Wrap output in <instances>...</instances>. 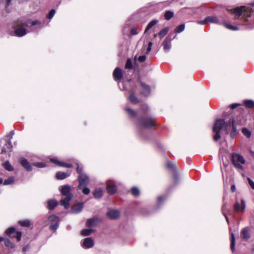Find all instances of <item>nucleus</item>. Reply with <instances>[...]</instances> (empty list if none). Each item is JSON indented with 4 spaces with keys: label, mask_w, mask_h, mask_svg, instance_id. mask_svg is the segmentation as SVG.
<instances>
[{
    "label": "nucleus",
    "mask_w": 254,
    "mask_h": 254,
    "mask_svg": "<svg viewBox=\"0 0 254 254\" xmlns=\"http://www.w3.org/2000/svg\"><path fill=\"white\" fill-rule=\"evenodd\" d=\"M77 165L76 171L79 174L78 178L79 185L78 188L82 190V192L83 194L88 195L90 192V189L87 187L89 183V179L88 176L83 173L82 169L79 167L78 164H77Z\"/></svg>",
    "instance_id": "f257e3e1"
},
{
    "label": "nucleus",
    "mask_w": 254,
    "mask_h": 254,
    "mask_svg": "<svg viewBox=\"0 0 254 254\" xmlns=\"http://www.w3.org/2000/svg\"><path fill=\"white\" fill-rule=\"evenodd\" d=\"M230 126V122L226 123L223 119L216 120L213 127V131L215 133L213 136L214 140L216 141L220 138V133L221 129H224L228 133Z\"/></svg>",
    "instance_id": "f03ea898"
},
{
    "label": "nucleus",
    "mask_w": 254,
    "mask_h": 254,
    "mask_svg": "<svg viewBox=\"0 0 254 254\" xmlns=\"http://www.w3.org/2000/svg\"><path fill=\"white\" fill-rule=\"evenodd\" d=\"M254 6V3H252L250 6H242L240 7H237L233 9H231L230 11L235 14L236 16L240 17L241 15H243V18L246 21L247 18L251 17L252 13L254 12V10L251 7Z\"/></svg>",
    "instance_id": "7ed1b4c3"
},
{
    "label": "nucleus",
    "mask_w": 254,
    "mask_h": 254,
    "mask_svg": "<svg viewBox=\"0 0 254 254\" xmlns=\"http://www.w3.org/2000/svg\"><path fill=\"white\" fill-rule=\"evenodd\" d=\"M29 24V23L28 22L26 23L20 22L16 24L14 26L15 35L17 37H22L26 35L27 33L26 27Z\"/></svg>",
    "instance_id": "20e7f679"
},
{
    "label": "nucleus",
    "mask_w": 254,
    "mask_h": 254,
    "mask_svg": "<svg viewBox=\"0 0 254 254\" xmlns=\"http://www.w3.org/2000/svg\"><path fill=\"white\" fill-rule=\"evenodd\" d=\"M232 163L234 166L240 170H243V165L245 163V160L244 157L237 153H233L232 155Z\"/></svg>",
    "instance_id": "39448f33"
},
{
    "label": "nucleus",
    "mask_w": 254,
    "mask_h": 254,
    "mask_svg": "<svg viewBox=\"0 0 254 254\" xmlns=\"http://www.w3.org/2000/svg\"><path fill=\"white\" fill-rule=\"evenodd\" d=\"M136 125L139 128H146L154 126L155 124L151 118H141L138 120Z\"/></svg>",
    "instance_id": "423d86ee"
},
{
    "label": "nucleus",
    "mask_w": 254,
    "mask_h": 254,
    "mask_svg": "<svg viewBox=\"0 0 254 254\" xmlns=\"http://www.w3.org/2000/svg\"><path fill=\"white\" fill-rule=\"evenodd\" d=\"M51 221L50 228L52 230H56L59 225V217L55 215H51L49 218Z\"/></svg>",
    "instance_id": "0eeeda50"
},
{
    "label": "nucleus",
    "mask_w": 254,
    "mask_h": 254,
    "mask_svg": "<svg viewBox=\"0 0 254 254\" xmlns=\"http://www.w3.org/2000/svg\"><path fill=\"white\" fill-rule=\"evenodd\" d=\"M234 207L236 211L244 212L246 208L245 200L244 199H242L241 204L238 201H237L235 204Z\"/></svg>",
    "instance_id": "6e6552de"
},
{
    "label": "nucleus",
    "mask_w": 254,
    "mask_h": 254,
    "mask_svg": "<svg viewBox=\"0 0 254 254\" xmlns=\"http://www.w3.org/2000/svg\"><path fill=\"white\" fill-rule=\"evenodd\" d=\"M81 246L85 249L92 248L94 246V241L91 238H87L83 240Z\"/></svg>",
    "instance_id": "1a4fd4ad"
},
{
    "label": "nucleus",
    "mask_w": 254,
    "mask_h": 254,
    "mask_svg": "<svg viewBox=\"0 0 254 254\" xmlns=\"http://www.w3.org/2000/svg\"><path fill=\"white\" fill-rule=\"evenodd\" d=\"M73 195L72 194H68L67 196H65L64 199L61 200V204L64 207L65 209L69 207V201L71 199Z\"/></svg>",
    "instance_id": "9d476101"
},
{
    "label": "nucleus",
    "mask_w": 254,
    "mask_h": 254,
    "mask_svg": "<svg viewBox=\"0 0 254 254\" xmlns=\"http://www.w3.org/2000/svg\"><path fill=\"white\" fill-rule=\"evenodd\" d=\"M140 82L142 88L141 94L144 96L149 95L150 93V88L149 86L142 82V81H140Z\"/></svg>",
    "instance_id": "9b49d317"
},
{
    "label": "nucleus",
    "mask_w": 254,
    "mask_h": 254,
    "mask_svg": "<svg viewBox=\"0 0 254 254\" xmlns=\"http://www.w3.org/2000/svg\"><path fill=\"white\" fill-rule=\"evenodd\" d=\"M120 212L117 210L109 209L107 215L108 217L112 219L118 218L120 216Z\"/></svg>",
    "instance_id": "f8f14e48"
},
{
    "label": "nucleus",
    "mask_w": 254,
    "mask_h": 254,
    "mask_svg": "<svg viewBox=\"0 0 254 254\" xmlns=\"http://www.w3.org/2000/svg\"><path fill=\"white\" fill-rule=\"evenodd\" d=\"M113 76L115 80H121L123 77L122 70L119 67H116L113 72Z\"/></svg>",
    "instance_id": "ddd939ff"
},
{
    "label": "nucleus",
    "mask_w": 254,
    "mask_h": 254,
    "mask_svg": "<svg viewBox=\"0 0 254 254\" xmlns=\"http://www.w3.org/2000/svg\"><path fill=\"white\" fill-rule=\"evenodd\" d=\"M83 203H78L74 205L72 207V212L76 214L80 213L83 208Z\"/></svg>",
    "instance_id": "4468645a"
},
{
    "label": "nucleus",
    "mask_w": 254,
    "mask_h": 254,
    "mask_svg": "<svg viewBox=\"0 0 254 254\" xmlns=\"http://www.w3.org/2000/svg\"><path fill=\"white\" fill-rule=\"evenodd\" d=\"M241 235L242 238L245 240H248L251 237V235L249 230L248 228H243L241 232Z\"/></svg>",
    "instance_id": "2eb2a0df"
},
{
    "label": "nucleus",
    "mask_w": 254,
    "mask_h": 254,
    "mask_svg": "<svg viewBox=\"0 0 254 254\" xmlns=\"http://www.w3.org/2000/svg\"><path fill=\"white\" fill-rule=\"evenodd\" d=\"M20 163L21 165L27 171H30L32 170V167L29 164L28 161L25 158H21L20 159Z\"/></svg>",
    "instance_id": "dca6fc26"
},
{
    "label": "nucleus",
    "mask_w": 254,
    "mask_h": 254,
    "mask_svg": "<svg viewBox=\"0 0 254 254\" xmlns=\"http://www.w3.org/2000/svg\"><path fill=\"white\" fill-rule=\"evenodd\" d=\"M106 190L108 193L113 195L117 191V187L115 185L107 184Z\"/></svg>",
    "instance_id": "f3484780"
},
{
    "label": "nucleus",
    "mask_w": 254,
    "mask_h": 254,
    "mask_svg": "<svg viewBox=\"0 0 254 254\" xmlns=\"http://www.w3.org/2000/svg\"><path fill=\"white\" fill-rule=\"evenodd\" d=\"M14 132L13 130H11L10 132V133L9 135H7V137H9V138L7 139L6 141V143L5 145L6 146V147L10 150V151H11V149L12 148V146L11 144V139L12 138L13 135H14Z\"/></svg>",
    "instance_id": "a211bd4d"
},
{
    "label": "nucleus",
    "mask_w": 254,
    "mask_h": 254,
    "mask_svg": "<svg viewBox=\"0 0 254 254\" xmlns=\"http://www.w3.org/2000/svg\"><path fill=\"white\" fill-rule=\"evenodd\" d=\"M70 187L69 186L65 185L62 187L61 192L63 195L67 196L68 194H72L70 193Z\"/></svg>",
    "instance_id": "6ab92c4d"
},
{
    "label": "nucleus",
    "mask_w": 254,
    "mask_h": 254,
    "mask_svg": "<svg viewBox=\"0 0 254 254\" xmlns=\"http://www.w3.org/2000/svg\"><path fill=\"white\" fill-rule=\"evenodd\" d=\"M97 220L98 219L97 218L89 219L86 222V225L88 227H94L96 225Z\"/></svg>",
    "instance_id": "aec40b11"
},
{
    "label": "nucleus",
    "mask_w": 254,
    "mask_h": 254,
    "mask_svg": "<svg viewBox=\"0 0 254 254\" xmlns=\"http://www.w3.org/2000/svg\"><path fill=\"white\" fill-rule=\"evenodd\" d=\"M163 48L166 52H169L171 48V43L170 40L166 38L163 42Z\"/></svg>",
    "instance_id": "412c9836"
},
{
    "label": "nucleus",
    "mask_w": 254,
    "mask_h": 254,
    "mask_svg": "<svg viewBox=\"0 0 254 254\" xmlns=\"http://www.w3.org/2000/svg\"><path fill=\"white\" fill-rule=\"evenodd\" d=\"M93 193L95 198H100L102 196L103 191L100 188H97L94 190Z\"/></svg>",
    "instance_id": "4be33fe9"
},
{
    "label": "nucleus",
    "mask_w": 254,
    "mask_h": 254,
    "mask_svg": "<svg viewBox=\"0 0 254 254\" xmlns=\"http://www.w3.org/2000/svg\"><path fill=\"white\" fill-rule=\"evenodd\" d=\"M69 176V174L64 172H58L56 173V178L58 180H63Z\"/></svg>",
    "instance_id": "5701e85b"
},
{
    "label": "nucleus",
    "mask_w": 254,
    "mask_h": 254,
    "mask_svg": "<svg viewBox=\"0 0 254 254\" xmlns=\"http://www.w3.org/2000/svg\"><path fill=\"white\" fill-rule=\"evenodd\" d=\"M58 205V202L55 200H50L48 202V207L49 209H53Z\"/></svg>",
    "instance_id": "b1692460"
},
{
    "label": "nucleus",
    "mask_w": 254,
    "mask_h": 254,
    "mask_svg": "<svg viewBox=\"0 0 254 254\" xmlns=\"http://www.w3.org/2000/svg\"><path fill=\"white\" fill-rule=\"evenodd\" d=\"M158 21L156 19H154L151 21L147 25L144 32H146L148 30L152 28L153 26L156 25L158 23Z\"/></svg>",
    "instance_id": "393cba45"
},
{
    "label": "nucleus",
    "mask_w": 254,
    "mask_h": 254,
    "mask_svg": "<svg viewBox=\"0 0 254 254\" xmlns=\"http://www.w3.org/2000/svg\"><path fill=\"white\" fill-rule=\"evenodd\" d=\"M205 21H207V22H211V23H217L218 22V19L216 16H207L205 18Z\"/></svg>",
    "instance_id": "a878e982"
},
{
    "label": "nucleus",
    "mask_w": 254,
    "mask_h": 254,
    "mask_svg": "<svg viewBox=\"0 0 254 254\" xmlns=\"http://www.w3.org/2000/svg\"><path fill=\"white\" fill-rule=\"evenodd\" d=\"M4 168L8 171H12L13 170V168L8 161H5L3 163Z\"/></svg>",
    "instance_id": "bb28decb"
},
{
    "label": "nucleus",
    "mask_w": 254,
    "mask_h": 254,
    "mask_svg": "<svg viewBox=\"0 0 254 254\" xmlns=\"http://www.w3.org/2000/svg\"><path fill=\"white\" fill-rule=\"evenodd\" d=\"M169 27H166L164 29L161 30L158 33V35L160 37V38L161 39L165 35H166L168 31H169Z\"/></svg>",
    "instance_id": "cd10ccee"
},
{
    "label": "nucleus",
    "mask_w": 254,
    "mask_h": 254,
    "mask_svg": "<svg viewBox=\"0 0 254 254\" xmlns=\"http://www.w3.org/2000/svg\"><path fill=\"white\" fill-rule=\"evenodd\" d=\"M94 230L92 229H85L81 231V235L84 236H88L91 234Z\"/></svg>",
    "instance_id": "c85d7f7f"
},
{
    "label": "nucleus",
    "mask_w": 254,
    "mask_h": 254,
    "mask_svg": "<svg viewBox=\"0 0 254 254\" xmlns=\"http://www.w3.org/2000/svg\"><path fill=\"white\" fill-rule=\"evenodd\" d=\"M235 238L234 235L233 233H231V249L232 252H234L235 250Z\"/></svg>",
    "instance_id": "c756f323"
},
{
    "label": "nucleus",
    "mask_w": 254,
    "mask_h": 254,
    "mask_svg": "<svg viewBox=\"0 0 254 254\" xmlns=\"http://www.w3.org/2000/svg\"><path fill=\"white\" fill-rule=\"evenodd\" d=\"M128 100L132 104H136L138 102V100L133 94H130L128 97Z\"/></svg>",
    "instance_id": "7c9ffc66"
},
{
    "label": "nucleus",
    "mask_w": 254,
    "mask_h": 254,
    "mask_svg": "<svg viewBox=\"0 0 254 254\" xmlns=\"http://www.w3.org/2000/svg\"><path fill=\"white\" fill-rule=\"evenodd\" d=\"M174 16V13L170 10L165 12L164 17L166 20H170Z\"/></svg>",
    "instance_id": "2f4dec72"
},
{
    "label": "nucleus",
    "mask_w": 254,
    "mask_h": 254,
    "mask_svg": "<svg viewBox=\"0 0 254 254\" xmlns=\"http://www.w3.org/2000/svg\"><path fill=\"white\" fill-rule=\"evenodd\" d=\"M245 106L248 108H253L254 107V101L253 100H245L244 101Z\"/></svg>",
    "instance_id": "473e14b6"
},
{
    "label": "nucleus",
    "mask_w": 254,
    "mask_h": 254,
    "mask_svg": "<svg viewBox=\"0 0 254 254\" xmlns=\"http://www.w3.org/2000/svg\"><path fill=\"white\" fill-rule=\"evenodd\" d=\"M125 110L130 117H133L135 116L136 113L132 109L129 108H126Z\"/></svg>",
    "instance_id": "72a5a7b5"
},
{
    "label": "nucleus",
    "mask_w": 254,
    "mask_h": 254,
    "mask_svg": "<svg viewBox=\"0 0 254 254\" xmlns=\"http://www.w3.org/2000/svg\"><path fill=\"white\" fill-rule=\"evenodd\" d=\"M14 179L13 177H10L7 179H6L3 182V185H8L12 184L14 182Z\"/></svg>",
    "instance_id": "f704fd0d"
},
{
    "label": "nucleus",
    "mask_w": 254,
    "mask_h": 254,
    "mask_svg": "<svg viewBox=\"0 0 254 254\" xmlns=\"http://www.w3.org/2000/svg\"><path fill=\"white\" fill-rule=\"evenodd\" d=\"M185 25L184 24H181L178 26H177L175 29V31L177 33H181L185 29Z\"/></svg>",
    "instance_id": "c9c22d12"
},
{
    "label": "nucleus",
    "mask_w": 254,
    "mask_h": 254,
    "mask_svg": "<svg viewBox=\"0 0 254 254\" xmlns=\"http://www.w3.org/2000/svg\"><path fill=\"white\" fill-rule=\"evenodd\" d=\"M19 223L20 225L24 227H29L30 225V221L28 220L20 221Z\"/></svg>",
    "instance_id": "e433bc0d"
},
{
    "label": "nucleus",
    "mask_w": 254,
    "mask_h": 254,
    "mask_svg": "<svg viewBox=\"0 0 254 254\" xmlns=\"http://www.w3.org/2000/svg\"><path fill=\"white\" fill-rule=\"evenodd\" d=\"M131 192L134 196H138L139 195V190L138 188L136 187H133L131 188Z\"/></svg>",
    "instance_id": "4c0bfd02"
},
{
    "label": "nucleus",
    "mask_w": 254,
    "mask_h": 254,
    "mask_svg": "<svg viewBox=\"0 0 254 254\" xmlns=\"http://www.w3.org/2000/svg\"><path fill=\"white\" fill-rule=\"evenodd\" d=\"M242 132L247 137H250L251 136V132L246 128H243Z\"/></svg>",
    "instance_id": "58836bf2"
},
{
    "label": "nucleus",
    "mask_w": 254,
    "mask_h": 254,
    "mask_svg": "<svg viewBox=\"0 0 254 254\" xmlns=\"http://www.w3.org/2000/svg\"><path fill=\"white\" fill-rule=\"evenodd\" d=\"M55 12L56 11L55 9H52L50 10L47 16V18L49 19H51L54 16Z\"/></svg>",
    "instance_id": "ea45409f"
},
{
    "label": "nucleus",
    "mask_w": 254,
    "mask_h": 254,
    "mask_svg": "<svg viewBox=\"0 0 254 254\" xmlns=\"http://www.w3.org/2000/svg\"><path fill=\"white\" fill-rule=\"evenodd\" d=\"M125 67L127 69H131L132 68V63L130 59H127L126 64Z\"/></svg>",
    "instance_id": "a19ab883"
},
{
    "label": "nucleus",
    "mask_w": 254,
    "mask_h": 254,
    "mask_svg": "<svg viewBox=\"0 0 254 254\" xmlns=\"http://www.w3.org/2000/svg\"><path fill=\"white\" fill-rule=\"evenodd\" d=\"M4 244L6 247H9L12 248L14 247V245L11 243V242L8 239H6L5 240Z\"/></svg>",
    "instance_id": "79ce46f5"
},
{
    "label": "nucleus",
    "mask_w": 254,
    "mask_h": 254,
    "mask_svg": "<svg viewBox=\"0 0 254 254\" xmlns=\"http://www.w3.org/2000/svg\"><path fill=\"white\" fill-rule=\"evenodd\" d=\"M15 229L14 227H10L6 230L5 233L7 235H9L15 232Z\"/></svg>",
    "instance_id": "37998d69"
},
{
    "label": "nucleus",
    "mask_w": 254,
    "mask_h": 254,
    "mask_svg": "<svg viewBox=\"0 0 254 254\" xmlns=\"http://www.w3.org/2000/svg\"><path fill=\"white\" fill-rule=\"evenodd\" d=\"M225 26L227 28L232 30H237L239 29V28L237 26H233L232 25L226 24H225Z\"/></svg>",
    "instance_id": "c03bdc74"
},
{
    "label": "nucleus",
    "mask_w": 254,
    "mask_h": 254,
    "mask_svg": "<svg viewBox=\"0 0 254 254\" xmlns=\"http://www.w3.org/2000/svg\"><path fill=\"white\" fill-rule=\"evenodd\" d=\"M50 161L51 162H53V163L56 164L57 165H59V166H61V162H60L59 160H58L57 159H55V158H51L50 159Z\"/></svg>",
    "instance_id": "a18cd8bd"
},
{
    "label": "nucleus",
    "mask_w": 254,
    "mask_h": 254,
    "mask_svg": "<svg viewBox=\"0 0 254 254\" xmlns=\"http://www.w3.org/2000/svg\"><path fill=\"white\" fill-rule=\"evenodd\" d=\"M33 165L36 166L38 168H43L45 167V164L44 163H35L33 164Z\"/></svg>",
    "instance_id": "49530a36"
},
{
    "label": "nucleus",
    "mask_w": 254,
    "mask_h": 254,
    "mask_svg": "<svg viewBox=\"0 0 254 254\" xmlns=\"http://www.w3.org/2000/svg\"><path fill=\"white\" fill-rule=\"evenodd\" d=\"M167 166L168 168L171 169H174L175 168V165L173 163L171 162H168L167 163Z\"/></svg>",
    "instance_id": "de8ad7c7"
},
{
    "label": "nucleus",
    "mask_w": 254,
    "mask_h": 254,
    "mask_svg": "<svg viewBox=\"0 0 254 254\" xmlns=\"http://www.w3.org/2000/svg\"><path fill=\"white\" fill-rule=\"evenodd\" d=\"M138 33L137 28L136 27L132 28L130 30V34L132 35H136Z\"/></svg>",
    "instance_id": "09e8293b"
},
{
    "label": "nucleus",
    "mask_w": 254,
    "mask_h": 254,
    "mask_svg": "<svg viewBox=\"0 0 254 254\" xmlns=\"http://www.w3.org/2000/svg\"><path fill=\"white\" fill-rule=\"evenodd\" d=\"M152 44H153V43L152 42H149L148 47H147V50H146L147 54L149 53L150 52V51L151 50V47H152Z\"/></svg>",
    "instance_id": "8fccbe9b"
},
{
    "label": "nucleus",
    "mask_w": 254,
    "mask_h": 254,
    "mask_svg": "<svg viewBox=\"0 0 254 254\" xmlns=\"http://www.w3.org/2000/svg\"><path fill=\"white\" fill-rule=\"evenodd\" d=\"M247 180H248L249 185H250L251 188L253 190H254V182L250 178H248Z\"/></svg>",
    "instance_id": "3c124183"
},
{
    "label": "nucleus",
    "mask_w": 254,
    "mask_h": 254,
    "mask_svg": "<svg viewBox=\"0 0 254 254\" xmlns=\"http://www.w3.org/2000/svg\"><path fill=\"white\" fill-rule=\"evenodd\" d=\"M21 236H22L21 232H17L15 238H16L17 241H19L21 240Z\"/></svg>",
    "instance_id": "603ef678"
},
{
    "label": "nucleus",
    "mask_w": 254,
    "mask_h": 254,
    "mask_svg": "<svg viewBox=\"0 0 254 254\" xmlns=\"http://www.w3.org/2000/svg\"><path fill=\"white\" fill-rule=\"evenodd\" d=\"M146 60V56L144 55L139 56L138 58V60L140 62H143Z\"/></svg>",
    "instance_id": "864d4df0"
},
{
    "label": "nucleus",
    "mask_w": 254,
    "mask_h": 254,
    "mask_svg": "<svg viewBox=\"0 0 254 254\" xmlns=\"http://www.w3.org/2000/svg\"><path fill=\"white\" fill-rule=\"evenodd\" d=\"M60 166H63L65 168H70L72 166V165L70 164L61 162Z\"/></svg>",
    "instance_id": "5fc2aeb1"
},
{
    "label": "nucleus",
    "mask_w": 254,
    "mask_h": 254,
    "mask_svg": "<svg viewBox=\"0 0 254 254\" xmlns=\"http://www.w3.org/2000/svg\"><path fill=\"white\" fill-rule=\"evenodd\" d=\"M41 22L38 20H36L34 21H32L31 25L32 26H35L36 25H40Z\"/></svg>",
    "instance_id": "6e6d98bb"
},
{
    "label": "nucleus",
    "mask_w": 254,
    "mask_h": 254,
    "mask_svg": "<svg viewBox=\"0 0 254 254\" xmlns=\"http://www.w3.org/2000/svg\"><path fill=\"white\" fill-rule=\"evenodd\" d=\"M226 209V204H224L223 207H222V210H223V213H224V215L225 216V217L228 223H229V220H228V217L226 216V215L224 213V211Z\"/></svg>",
    "instance_id": "4d7b16f0"
},
{
    "label": "nucleus",
    "mask_w": 254,
    "mask_h": 254,
    "mask_svg": "<svg viewBox=\"0 0 254 254\" xmlns=\"http://www.w3.org/2000/svg\"><path fill=\"white\" fill-rule=\"evenodd\" d=\"M232 131H234L235 132H237V129H236V126L235 125V121H232Z\"/></svg>",
    "instance_id": "13d9d810"
},
{
    "label": "nucleus",
    "mask_w": 254,
    "mask_h": 254,
    "mask_svg": "<svg viewBox=\"0 0 254 254\" xmlns=\"http://www.w3.org/2000/svg\"><path fill=\"white\" fill-rule=\"evenodd\" d=\"M207 22V21H205V18L203 20H198L196 21V23L199 24L203 25Z\"/></svg>",
    "instance_id": "bf43d9fd"
},
{
    "label": "nucleus",
    "mask_w": 254,
    "mask_h": 254,
    "mask_svg": "<svg viewBox=\"0 0 254 254\" xmlns=\"http://www.w3.org/2000/svg\"><path fill=\"white\" fill-rule=\"evenodd\" d=\"M29 249V246H25L23 248V252L24 253V254H25V253Z\"/></svg>",
    "instance_id": "052dcab7"
},
{
    "label": "nucleus",
    "mask_w": 254,
    "mask_h": 254,
    "mask_svg": "<svg viewBox=\"0 0 254 254\" xmlns=\"http://www.w3.org/2000/svg\"><path fill=\"white\" fill-rule=\"evenodd\" d=\"M237 132H234V131H231V133H230V135L232 137V138H234L236 134H237Z\"/></svg>",
    "instance_id": "680f3d73"
},
{
    "label": "nucleus",
    "mask_w": 254,
    "mask_h": 254,
    "mask_svg": "<svg viewBox=\"0 0 254 254\" xmlns=\"http://www.w3.org/2000/svg\"><path fill=\"white\" fill-rule=\"evenodd\" d=\"M165 199L164 196H160L158 197V200L159 202L161 201L162 200H163Z\"/></svg>",
    "instance_id": "e2e57ef3"
},
{
    "label": "nucleus",
    "mask_w": 254,
    "mask_h": 254,
    "mask_svg": "<svg viewBox=\"0 0 254 254\" xmlns=\"http://www.w3.org/2000/svg\"><path fill=\"white\" fill-rule=\"evenodd\" d=\"M238 106V104H233L231 105L230 107L231 109H233L236 108Z\"/></svg>",
    "instance_id": "0e129e2a"
},
{
    "label": "nucleus",
    "mask_w": 254,
    "mask_h": 254,
    "mask_svg": "<svg viewBox=\"0 0 254 254\" xmlns=\"http://www.w3.org/2000/svg\"><path fill=\"white\" fill-rule=\"evenodd\" d=\"M231 190L232 192H235V191L236 190L235 186L234 185H232V186L231 187Z\"/></svg>",
    "instance_id": "69168bd1"
},
{
    "label": "nucleus",
    "mask_w": 254,
    "mask_h": 254,
    "mask_svg": "<svg viewBox=\"0 0 254 254\" xmlns=\"http://www.w3.org/2000/svg\"><path fill=\"white\" fill-rule=\"evenodd\" d=\"M12 0H6V6H8L10 5Z\"/></svg>",
    "instance_id": "338daca9"
},
{
    "label": "nucleus",
    "mask_w": 254,
    "mask_h": 254,
    "mask_svg": "<svg viewBox=\"0 0 254 254\" xmlns=\"http://www.w3.org/2000/svg\"><path fill=\"white\" fill-rule=\"evenodd\" d=\"M147 109H148V107H147V105H143L142 106V110H146Z\"/></svg>",
    "instance_id": "774afa93"
}]
</instances>
